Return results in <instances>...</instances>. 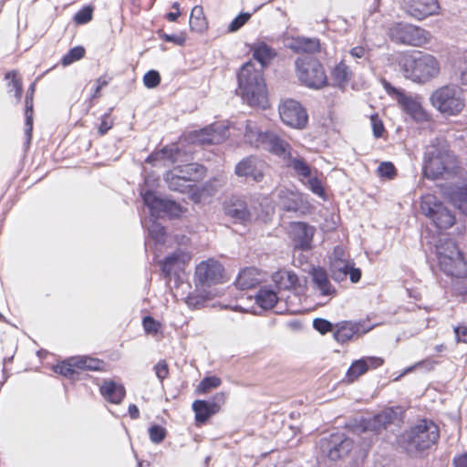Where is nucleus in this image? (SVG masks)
Segmentation results:
<instances>
[{
  "instance_id": "nucleus-20",
  "label": "nucleus",
  "mask_w": 467,
  "mask_h": 467,
  "mask_svg": "<svg viewBox=\"0 0 467 467\" xmlns=\"http://www.w3.org/2000/svg\"><path fill=\"white\" fill-rule=\"evenodd\" d=\"M397 419V413L393 409H386L380 413L363 420L362 428L364 431H375L379 432L382 429H385L388 424L394 421Z\"/></svg>"
},
{
  "instance_id": "nucleus-50",
  "label": "nucleus",
  "mask_w": 467,
  "mask_h": 467,
  "mask_svg": "<svg viewBox=\"0 0 467 467\" xmlns=\"http://www.w3.org/2000/svg\"><path fill=\"white\" fill-rule=\"evenodd\" d=\"M150 440L155 443H161L166 437V430L160 425H152L149 429Z\"/></svg>"
},
{
  "instance_id": "nucleus-23",
  "label": "nucleus",
  "mask_w": 467,
  "mask_h": 467,
  "mask_svg": "<svg viewBox=\"0 0 467 467\" xmlns=\"http://www.w3.org/2000/svg\"><path fill=\"white\" fill-rule=\"evenodd\" d=\"M258 161L253 157L242 160L235 167V173L240 177H252L254 181L260 182L263 174L257 170Z\"/></svg>"
},
{
  "instance_id": "nucleus-1",
  "label": "nucleus",
  "mask_w": 467,
  "mask_h": 467,
  "mask_svg": "<svg viewBox=\"0 0 467 467\" xmlns=\"http://www.w3.org/2000/svg\"><path fill=\"white\" fill-rule=\"evenodd\" d=\"M458 161L446 141L434 139L425 147L422 160L423 176L429 180L447 179L458 171Z\"/></svg>"
},
{
  "instance_id": "nucleus-40",
  "label": "nucleus",
  "mask_w": 467,
  "mask_h": 467,
  "mask_svg": "<svg viewBox=\"0 0 467 467\" xmlns=\"http://www.w3.org/2000/svg\"><path fill=\"white\" fill-rule=\"evenodd\" d=\"M278 196L285 210L296 211L298 209L300 201L298 194L287 190H280Z\"/></svg>"
},
{
  "instance_id": "nucleus-2",
  "label": "nucleus",
  "mask_w": 467,
  "mask_h": 467,
  "mask_svg": "<svg viewBox=\"0 0 467 467\" xmlns=\"http://www.w3.org/2000/svg\"><path fill=\"white\" fill-rule=\"evenodd\" d=\"M240 95L250 107L265 109L269 106L268 91L261 70L253 62L245 63L238 73Z\"/></svg>"
},
{
  "instance_id": "nucleus-10",
  "label": "nucleus",
  "mask_w": 467,
  "mask_h": 467,
  "mask_svg": "<svg viewBox=\"0 0 467 467\" xmlns=\"http://www.w3.org/2000/svg\"><path fill=\"white\" fill-rule=\"evenodd\" d=\"M420 209L422 213L440 229H448L455 223L452 212L433 194H425L421 197Z\"/></svg>"
},
{
  "instance_id": "nucleus-60",
  "label": "nucleus",
  "mask_w": 467,
  "mask_h": 467,
  "mask_svg": "<svg viewBox=\"0 0 467 467\" xmlns=\"http://www.w3.org/2000/svg\"><path fill=\"white\" fill-rule=\"evenodd\" d=\"M164 150L166 154L164 155V166H169L173 164L177 161V151L178 149L176 146L164 147Z\"/></svg>"
},
{
  "instance_id": "nucleus-57",
  "label": "nucleus",
  "mask_w": 467,
  "mask_h": 467,
  "mask_svg": "<svg viewBox=\"0 0 467 467\" xmlns=\"http://www.w3.org/2000/svg\"><path fill=\"white\" fill-rule=\"evenodd\" d=\"M370 122L373 130V135L376 138H380L385 130L381 119L377 115H372L370 117Z\"/></svg>"
},
{
  "instance_id": "nucleus-6",
  "label": "nucleus",
  "mask_w": 467,
  "mask_h": 467,
  "mask_svg": "<svg viewBox=\"0 0 467 467\" xmlns=\"http://www.w3.org/2000/svg\"><path fill=\"white\" fill-rule=\"evenodd\" d=\"M431 105L441 113L448 116L460 114L465 107L462 89L453 84L442 86L431 96Z\"/></svg>"
},
{
  "instance_id": "nucleus-16",
  "label": "nucleus",
  "mask_w": 467,
  "mask_h": 467,
  "mask_svg": "<svg viewBox=\"0 0 467 467\" xmlns=\"http://www.w3.org/2000/svg\"><path fill=\"white\" fill-rule=\"evenodd\" d=\"M229 136V127L223 123L212 124L192 134L193 141L201 144H219Z\"/></svg>"
},
{
  "instance_id": "nucleus-41",
  "label": "nucleus",
  "mask_w": 467,
  "mask_h": 467,
  "mask_svg": "<svg viewBox=\"0 0 467 467\" xmlns=\"http://www.w3.org/2000/svg\"><path fill=\"white\" fill-rule=\"evenodd\" d=\"M76 368L86 370H100L104 366V362L100 359L93 358L87 356L75 357Z\"/></svg>"
},
{
  "instance_id": "nucleus-59",
  "label": "nucleus",
  "mask_w": 467,
  "mask_h": 467,
  "mask_svg": "<svg viewBox=\"0 0 467 467\" xmlns=\"http://www.w3.org/2000/svg\"><path fill=\"white\" fill-rule=\"evenodd\" d=\"M154 371L156 374V377L162 381L164 379H166L169 375V368L168 364L165 360H160L155 366H154Z\"/></svg>"
},
{
  "instance_id": "nucleus-35",
  "label": "nucleus",
  "mask_w": 467,
  "mask_h": 467,
  "mask_svg": "<svg viewBox=\"0 0 467 467\" xmlns=\"http://www.w3.org/2000/svg\"><path fill=\"white\" fill-rule=\"evenodd\" d=\"M164 180L171 191L182 193L186 192L191 185V183L186 182V181L182 178L180 173L173 171L172 170L165 173Z\"/></svg>"
},
{
  "instance_id": "nucleus-44",
  "label": "nucleus",
  "mask_w": 467,
  "mask_h": 467,
  "mask_svg": "<svg viewBox=\"0 0 467 467\" xmlns=\"http://www.w3.org/2000/svg\"><path fill=\"white\" fill-rule=\"evenodd\" d=\"M75 357H72L67 360H64L53 367L56 373L60 374L66 378H72L75 374L76 368Z\"/></svg>"
},
{
  "instance_id": "nucleus-54",
  "label": "nucleus",
  "mask_w": 467,
  "mask_h": 467,
  "mask_svg": "<svg viewBox=\"0 0 467 467\" xmlns=\"http://www.w3.org/2000/svg\"><path fill=\"white\" fill-rule=\"evenodd\" d=\"M307 179V186L311 190V192L320 197L325 195L324 188L322 182L317 177H309Z\"/></svg>"
},
{
  "instance_id": "nucleus-31",
  "label": "nucleus",
  "mask_w": 467,
  "mask_h": 467,
  "mask_svg": "<svg viewBox=\"0 0 467 467\" xmlns=\"http://www.w3.org/2000/svg\"><path fill=\"white\" fill-rule=\"evenodd\" d=\"M273 282L278 289L290 290L296 286L298 283L297 275L288 270H279L272 276Z\"/></svg>"
},
{
  "instance_id": "nucleus-19",
  "label": "nucleus",
  "mask_w": 467,
  "mask_h": 467,
  "mask_svg": "<svg viewBox=\"0 0 467 467\" xmlns=\"http://www.w3.org/2000/svg\"><path fill=\"white\" fill-rule=\"evenodd\" d=\"M225 213L236 222L251 221L252 215L244 199L233 196L223 203Z\"/></svg>"
},
{
  "instance_id": "nucleus-58",
  "label": "nucleus",
  "mask_w": 467,
  "mask_h": 467,
  "mask_svg": "<svg viewBox=\"0 0 467 467\" xmlns=\"http://www.w3.org/2000/svg\"><path fill=\"white\" fill-rule=\"evenodd\" d=\"M378 172L381 177L391 179L395 175V167L390 162H382L378 168Z\"/></svg>"
},
{
  "instance_id": "nucleus-39",
  "label": "nucleus",
  "mask_w": 467,
  "mask_h": 467,
  "mask_svg": "<svg viewBox=\"0 0 467 467\" xmlns=\"http://www.w3.org/2000/svg\"><path fill=\"white\" fill-rule=\"evenodd\" d=\"M352 265H355L352 259L330 262V271L333 278L337 281L346 279L348 271H349V268H351Z\"/></svg>"
},
{
  "instance_id": "nucleus-26",
  "label": "nucleus",
  "mask_w": 467,
  "mask_h": 467,
  "mask_svg": "<svg viewBox=\"0 0 467 467\" xmlns=\"http://www.w3.org/2000/svg\"><path fill=\"white\" fill-rule=\"evenodd\" d=\"M251 51L253 52L254 58L260 63V68L256 69L261 70L262 73L263 68L268 65L275 56L274 49L267 46L265 42H256L253 44Z\"/></svg>"
},
{
  "instance_id": "nucleus-37",
  "label": "nucleus",
  "mask_w": 467,
  "mask_h": 467,
  "mask_svg": "<svg viewBox=\"0 0 467 467\" xmlns=\"http://www.w3.org/2000/svg\"><path fill=\"white\" fill-rule=\"evenodd\" d=\"M35 91V85L32 84L26 96V135L27 137V142L30 141L32 137V127H33V95Z\"/></svg>"
},
{
  "instance_id": "nucleus-61",
  "label": "nucleus",
  "mask_w": 467,
  "mask_h": 467,
  "mask_svg": "<svg viewBox=\"0 0 467 467\" xmlns=\"http://www.w3.org/2000/svg\"><path fill=\"white\" fill-rule=\"evenodd\" d=\"M225 400L226 395L223 392H218L208 402L213 407V411L219 412Z\"/></svg>"
},
{
  "instance_id": "nucleus-34",
  "label": "nucleus",
  "mask_w": 467,
  "mask_h": 467,
  "mask_svg": "<svg viewBox=\"0 0 467 467\" xmlns=\"http://www.w3.org/2000/svg\"><path fill=\"white\" fill-rule=\"evenodd\" d=\"M190 28L192 31L202 33L208 27V22L204 16L203 8L201 5H195L191 12L189 20Z\"/></svg>"
},
{
  "instance_id": "nucleus-27",
  "label": "nucleus",
  "mask_w": 467,
  "mask_h": 467,
  "mask_svg": "<svg viewBox=\"0 0 467 467\" xmlns=\"http://www.w3.org/2000/svg\"><path fill=\"white\" fill-rule=\"evenodd\" d=\"M172 171L180 173L182 178H183L188 183L202 179L205 174V168L197 163L177 166L173 168Z\"/></svg>"
},
{
  "instance_id": "nucleus-48",
  "label": "nucleus",
  "mask_w": 467,
  "mask_h": 467,
  "mask_svg": "<svg viewBox=\"0 0 467 467\" xmlns=\"http://www.w3.org/2000/svg\"><path fill=\"white\" fill-rule=\"evenodd\" d=\"M85 55V49L82 47H75L71 48L63 57L62 65L68 66L75 61L81 59Z\"/></svg>"
},
{
  "instance_id": "nucleus-28",
  "label": "nucleus",
  "mask_w": 467,
  "mask_h": 467,
  "mask_svg": "<svg viewBox=\"0 0 467 467\" xmlns=\"http://www.w3.org/2000/svg\"><path fill=\"white\" fill-rule=\"evenodd\" d=\"M312 279L316 289L321 296H330L335 294V288L330 284L327 273L321 268H314Z\"/></svg>"
},
{
  "instance_id": "nucleus-4",
  "label": "nucleus",
  "mask_w": 467,
  "mask_h": 467,
  "mask_svg": "<svg viewBox=\"0 0 467 467\" xmlns=\"http://www.w3.org/2000/svg\"><path fill=\"white\" fill-rule=\"evenodd\" d=\"M399 66L403 76L416 83H426L436 78L441 72L438 59L431 54L422 52L400 55Z\"/></svg>"
},
{
  "instance_id": "nucleus-3",
  "label": "nucleus",
  "mask_w": 467,
  "mask_h": 467,
  "mask_svg": "<svg viewBox=\"0 0 467 467\" xmlns=\"http://www.w3.org/2000/svg\"><path fill=\"white\" fill-rule=\"evenodd\" d=\"M440 438L439 426L431 420L421 419L399 437V444L410 455L430 449Z\"/></svg>"
},
{
  "instance_id": "nucleus-52",
  "label": "nucleus",
  "mask_w": 467,
  "mask_h": 467,
  "mask_svg": "<svg viewBox=\"0 0 467 467\" xmlns=\"http://www.w3.org/2000/svg\"><path fill=\"white\" fill-rule=\"evenodd\" d=\"M251 17V15L248 13H242L237 16L229 25V31L235 32L239 30Z\"/></svg>"
},
{
  "instance_id": "nucleus-29",
  "label": "nucleus",
  "mask_w": 467,
  "mask_h": 467,
  "mask_svg": "<svg viewBox=\"0 0 467 467\" xmlns=\"http://www.w3.org/2000/svg\"><path fill=\"white\" fill-rule=\"evenodd\" d=\"M446 194L462 213L467 214V184L455 185Z\"/></svg>"
},
{
  "instance_id": "nucleus-9",
  "label": "nucleus",
  "mask_w": 467,
  "mask_h": 467,
  "mask_svg": "<svg viewBox=\"0 0 467 467\" xmlns=\"http://www.w3.org/2000/svg\"><path fill=\"white\" fill-rule=\"evenodd\" d=\"M385 89L397 101L400 108L414 121L418 123L428 121L429 115L423 109L422 98L420 95L407 93L402 89L392 87L389 83L385 84Z\"/></svg>"
},
{
  "instance_id": "nucleus-30",
  "label": "nucleus",
  "mask_w": 467,
  "mask_h": 467,
  "mask_svg": "<svg viewBox=\"0 0 467 467\" xmlns=\"http://www.w3.org/2000/svg\"><path fill=\"white\" fill-rule=\"evenodd\" d=\"M352 77V72L344 61L339 62L331 71L333 85L344 89Z\"/></svg>"
},
{
  "instance_id": "nucleus-45",
  "label": "nucleus",
  "mask_w": 467,
  "mask_h": 467,
  "mask_svg": "<svg viewBox=\"0 0 467 467\" xmlns=\"http://www.w3.org/2000/svg\"><path fill=\"white\" fill-rule=\"evenodd\" d=\"M288 165L303 178H309L311 176V169L308 164L302 159H291Z\"/></svg>"
},
{
  "instance_id": "nucleus-33",
  "label": "nucleus",
  "mask_w": 467,
  "mask_h": 467,
  "mask_svg": "<svg viewBox=\"0 0 467 467\" xmlns=\"http://www.w3.org/2000/svg\"><path fill=\"white\" fill-rule=\"evenodd\" d=\"M265 136V132H263L254 121H246L244 139L247 143L255 148H261Z\"/></svg>"
},
{
  "instance_id": "nucleus-64",
  "label": "nucleus",
  "mask_w": 467,
  "mask_h": 467,
  "mask_svg": "<svg viewBox=\"0 0 467 467\" xmlns=\"http://www.w3.org/2000/svg\"><path fill=\"white\" fill-rule=\"evenodd\" d=\"M345 259H351L342 246H336L330 255V262L343 261Z\"/></svg>"
},
{
  "instance_id": "nucleus-36",
  "label": "nucleus",
  "mask_w": 467,
  "mask_h": 467,
  "mask_svg": "<svg viewBox=\"0 0 467 467\" xmlns=\"http://www.w3.org/2000/svg\"><path fill=\"white\" fill-rule=\"evenodd\" d=\"M279 299L276 293L268 288H261L255 296V302L265 310L273 308Z\"/></svg>"
},
{
  "instance_id": "nucleus-17",
  "label": "nucleus",
  "mask_w": 467,
  "mask_h": 467,
  "mask_svg": "<svg viewBox=\"0 0 467 467\" xmlns=\"http://www.w3.org/2000/svg\"><path fill=\"white\" fill-rule=\"evenodd\" d=\"M315 227L303 222H294L290 224V236L294 246L300 250H309L315 234Z\"/></svg>"
},
{
  "instance_id": "nucleus-24",
  "label": "nucleus",
  "mask_w": 467,
  "mask_h": 467,
  "mask_svg": "<svg viewBox=\"0 0 467 467\" xmlns=\"http://www.w3.org/2000/svg\"><path fill=\"white\" fill-rule=\"evenodd\" d=\"M100 393L108 401L119 404L124 399L126 391L122 385L109 380L101 385Z\"/></svg>"
},
{
  "instance_id": "nucleus-38",
  "label": "nucleus",
  "mask_w": 467,
  "mask_h": 467,
  "mask_svg": "<svg viewBox=\"0 0 467 467\" xmlns=\"http://www.w3.org/2000/svg\"><path fill=\"white\" fill-rule=\"evenodd\" d=\"M192 410L195 412L196 420L201 423L205 422L212 415L217 413L206 400H195L192 403Z\"/></svg>"
},
{
  "instance_id": "nucleus-56",
  "label": "nucleus",
  "mask_w": 467,
  "mask_h": 467,
  "mask_svg": "<svg viewBox=\"0 0 467 467\" xmlns=\"http://www.w3.org/2000/svg\"><path fill=\"white\" fill-rule=\"evenodd\" d=\"M313 327L321 334H326L332 330V324L324 318L314 319Z\"/></svg>"
},
{
  "instance_id": "nucleus-43",
  "label": "nucleus",
  "mask_w": 467,
  "mask_h": 467,
  "mask_svg": "<svg viewBox=\"0 0 467 467\" xmlns=\"http://www.w3.org/2000/svg\"><path fill=\"white\" fill-rule=\"evenodd\" d=\"M355 334L356 330L353 326L346 322L340 325V327L334 332V337L337 342L345 343L350 340Z\"/></svg>"
},
{
  "instance_id": "nucleus-18",
  "label": "nucleus",
  "mask_w": 467,
  "mask_h": 467,
  "mask_svg": "<svg viewBox=\"0 0 467 467\" xmlns=\"http://www.w3.org/2000/svg\"><path fill=\"white\" fill-rule=\"evenodd\" d=\"M383 364V359L378 357H366L355 360L348 368L345 380L348 383L354 382L358 377L369 369H374Z\"/></svg>"
},
{
  "instance_id": "nucleus-63",
  "label": "nucleus",
  "mask_w": 467,
  "mask_h": 467,
  "mask_svg": "<svg viewBox=\"0 0 467 467\" xmlns=\"http://www.w3.org/2000/svg\"><path fill=\"white\" fill-rule=\"evenodd\" d=\"M144 330L147 333L155 334L158 332L160 324L150 317H145L142 321Z\"/></svg>"
},
{
  "instance_id": "nucleus-11",
  "label": "nucleus",
  "mask_w": 467,
  "mask_h": 467,
  "mask_svg": "<svg viewBox=\"0 0 467 467\" xmlns=\"http://www.w3.org/2000/svg\"><path fill=\"white\" fill-rule=\"evenodd\" d=\"M353 447V441L342 433H334L320 439L317 459L337 461L346 456Z\"/></svg>"
},
{
  "instance_id": "nucleus-12",
  "label": "nucleus",
  "mask_w": 467,
  "mask_h": 467,
  "mask_svg": "<svg viewBox=\"0 0 467 467\" xmlns=\"http://www.w3.org/2000/svg\"><path fill=\"white\" fill-rule=\"evenodd\" d=\"M279 115L282 121L292 128L303 129L307 122L306 110L294 99H285L280 104Z\"/></svg>"
},
{
  "instance_id": "nucleus-53",
  "label": "nucleus",
  "mask_w": 467,
  "mask_h": 467,
  "mask_svg": "<svg viewBox=\"0 0 467 467\" xmlns=\"http://www.w3.org/2000/svg\"><path fill=\"white\" fill-rule=\"evenodd\" d=\"M92 19V9L86 6L79 10L74 16V20L77 24L83 25L89 22Z\"/></svg>"
},
{
  "instance_id": "nucleus-22",
  "label": "nucleus",
  "mask_w": 467,
  "mask_h": 467,
  "mask_svg": "<svg viewBox=\"0 0 467 467\" xmlns=\"http://www.w3.org/2000/svg\"><path fill=\"white\" fill-rule=\"evenodd\" d=\"M261 148L279 157L285 158L289 155L290 146L275 132L265 131V140Z\"/></svg>"
},
{
  "instance_id": "nucleus-32",
  "label": "nucleus",
  "mask_w": 467,
  "mask_h": 467,
  "mask_svg": "<svg viewBox=\"0 0 467 467\" xmlns=\"http://www.w3.org/2000/svg\"><path fill=\"white\" fill-rule=\"evenodd\" d=\"M319 47V40L315 37H296L289 44V47L296 53H315Z\"/></svg>"
},
{
  "instance_id": "nucleus-14",
  "label": "nucleus",
  "mask_w": 467,
  "mask_h": 467,
  "mask_svg": "<svg viewBox=\"0 0 467 467\" xmlns=\"http://www.w3.org/2000/svg\"><path fill=\"white\" fill-rule=\"evenodd\" d=\"M223 268L221 264L213 259L201 262L195 269V280L197 285L211 286L221 282Z\"/></svg>"
},
{
  "instance_id": "nucleus-5",
  "label": "nucleus",
  "mask_w": 467,
  "mask_h": 467,
  "mask_svg": "<svg viewBox=\"0 0 467 467\" xmlns=\"http://www.w3.org/2000/svg\"><path fill=\"white\" fill-rule=\"evenodd\" d=\"M435 247L439 267L446 275L456 278L467 276L466 261L454 241L440 238Z\"/></svg>"
},
{
  "instance_id": "nucleus-42",
  "label": "nucleus",
  "mask_w": 467,
  "mask_h": 467,
  "mask_svg": "<svg viewBox=\"0 0 467 467\" xmlns=\"http://www.w3.org/2000/svg\"><path fill=\"white\" fill-rule=\"evenodd\" d=\"M142 223L148 228L149 235L156 243L161 244L165 241V229L161 223H157L154 219H150L149 223L147 221L142 222Z\"/></svg>"
},
{
  "instance_id": "nucleus-55",
  "label": "nucleus",
  "mask_w": 467,
  "mask_h": 467,
  "mask_svg": "<svg viewBox=\"0 0 467 467\" xmlns=\"http://www.w3.org/2000/svg\"><path fill=\"white\" fill-rule=\"evenodd\" d=\"M206 298L203 296L191 294L186 298V304L191 308H200L204 306Z\"/></svg>"
},
{
  "instance_id": "nucleus-25",
  "label": "nucleus",
  "mask_w": 467,
  "mask_h": 467,
  "mask_svg": "<svg viewBox=\"0 0 467 467\" xmlns=\"http://www.w3.org/2000/svg\"><path fill=\"white\" fill-rule=\"evenodd\" d=\"M261 281L260 273L254 267H249L242 270L235 280V285L245 290L257 285Z\"/></svg>"
},
{
  "instance_id": "nucleus-21",
  "label": "nucleus",
  "mask_w": 467,
  "mask_h": 467,
  "mask_svg": "<svg viewBox=\"0 0 467 467\" xmlns=\"http://www.w3.org/2000/svg\"><path fill=\"white\" fill-rule=\"evenodd\" d=\"M191 260L189 253L182 250H176L166 256L161 264V270L165 276L176 275L182 266Z\"/></svg>"
},
{
  "instance_id": "nucleus-13",
  "label": "nucleus",
  "mask_w": 467,
  "mask_h": 467,
  "mask_svg": "<svg viewBox=\"0 0 467 467\" xmlns=\"http://www.w3.org/2000/svg\"><path fill=\"white\" fill-rule=\"evenodd\" d=\"M140 193L152 218L159 217L161 213H170L173 216H178L182 213V207L173 201L159 198L150 191L141 190Z\"/></svg>"
},
{
  "instance_id": "nucleus-15",
  "label": "nucleus",
  "mask_w": 467,
  "mask_h": 467,
  "mask_svg": "<svg viewBox=\"0 0 467 467\" xmlns=\"http://www.w3.org/2000/svg\"><path fill=\"white\" fill-rule=\"evenodd\" d=\"M404 10L411 17L422 20L439 14L438 0H403Z\"/></svg>"
},
{
  "instance_id": "nucleus-51",
  "label": "nucleus",
  "mask_w": 467,
  "mask_h": 467,
  "mask_svg": "<svg viewBox=\"0 0 467 467\" xmlns=\"http://www.w3.org/2000/svg\"><path fill=\"white\" fill-rule=\"evenodd\" d=\"M161 76L156 70L148 71L143 77V84L148 88H154L159 86Z\"/></svg>"
},
{
  "instance_id": "nucleus-7",
  "label": "nucleus",
  "mask_w": 467,
  "mask_h": 467,
  "mask_svg": "<svg viewBox=\"0 0 467 467\" xmlns=\"http://www.w3.org/2000/svg\"><path fill=\"white\" fill-rule=\"evenodd\" d=\"M388 36L394 43L417 47L430 43L431 39L428 30L406 22L391 24L388 28Z\"/></svg>"
},
{
  "instance_id": "nucleus-62",
  "label": "nucleus",
  "mask_w": 467,
  "mask_h": 467,
  "mask_svg": "<svg viewBox=\"0 0 467 467\" xmlns=\"http://www.w3.org/2000/svg\"><path fill=\"white\" fill-rule=\"evenodd\" d=\"M165 152L166 151L164 150V148L161 150L153 152L146 159V162L155 166L158 164L164 166V155L166 154Z\"/></svg>"
},
{
  "instance_id": "nucleus-46",
  "label": "nucleus",
  "mask_w": 467,
  "mask_h": 467,
  "mask_svg": "<svg viewBox=\"0 0 467 467\" xmlns=\"http://www.w3.org/2000/svg\"><path fill=\"white\" fill-rule=\"evenodd\" d=\"M222 384L220 378L211 376L204 378L198 385L197 391L200 393H207L213 389L218 388Z\"/></svg>"
},
{
  "instance_id": "nucleus-8",
  "label": "nucleus",
  "mask_w": 467,
  "mask_h": 467,
  "mask_svg": "<svg viewBox=\"0 0 467 467\" xmlns=\"http://www.w3.org/2000/svg\"><path fill=\"white\" fill-rule=\"evenodd\" d=\"M296 72L298 80L309 88L320 89L327 85L324 67L316 58H297L296 60Z\"/></svg>"
},
{
  "instance_id": "nucleus-47",
  "label": "nucleus",
  "mask_w": 467,
  "mask_h": 467,
  "mask_svg": "<svg viewBox=\"0 0 467 467\" xmlns=\"http://www.w3.org/2000/svg\"><path fill=\"white\" fill-rule=\"evenodd\" d=\"M5 78L7 80H10L8 86H10L11 88L9 91H14L16 102L18 103L22 97V83L20 79L16 78V73L14 71L6 73Z\"/></svg>"
},
{
  "instance_id": "nucleus-49",
  "label": "nucleus",
  "mask_w": 467,
  "mask_h": 467,
  "mask_svg": "<svg viewBox=\"0 0 467 467\" xmlns=\"http://www.w3.org/2000/svg\"><path fill=\"white\" fill-rule=\"evenodd\" d=\"M349 56L357 63L368 60L369 57V49L363 46L354 47L349 50Z\"/></svg>"
}]
</instances>
